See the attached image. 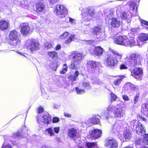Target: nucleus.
<instances>
[{
  "label": "nucleus",
  "instance_id": "obj_1",
  "mask_svg": "<svg viewBox=\"0 0 148 148\" xmlns=\"http://www.w3.org/2000/svg\"><path fill=\"white\" fill-rule=\"evenodd\" d=\"M111 52L115 57H113V55L110 53L106 55V58L105 59L104 62L105 64L107 66L112 68L117 66L118 63L117 58L120 60L121 59L122 55L114 50H111Z\"/></svg>",
  "mask_w": 148,
  "mask_h": 148
},
{
  "label": "nucleus",
  "instance_id": "obj_2",
  "mask_svg": "<svg viewBox=\"0 0 148 148\" xmlns=\"http://www.w3.org/2000/svg\"><path fill=\"white\" fill-rule=\"evenodd\" d=\"M114 42L116 44L125 46H129L131 47L136 45V41L134 37L128 38L125 36H116L114 39Z\"/></svg>",
  "mask_w": 148,
  "mask_h": 148
},
{
  "label": "nucleus",
  "instance_id": "obj_3",
  "mask_svg": "<svg viewBox=\"0 0 148 148\" xmlns=\"http://www.w3.org/2000/svg\"><path fill=\"white\" fill-rule=\"evenodd\" d=\"M141 59L142 58L140 55L132 53L126 57V63L129 66L133 67L138 64Z\"/></svg>",
  "mask_w": 148,
  "mask_h": 148
},
{
  "label": "nucleus",
  "instance_id": "obj_4",
  "mask_svg": "<svg viewBox=\"0 0 148 148\" xmlns=\"http://www.w3.org/2000/svg\"><path fill=\"white\" fill-rule=\"evenodd\" d=\"M102 133L101 130L94 129L89 132L90 138L92 140H95L101 137Z\"/></svg>",
  "mask_w": 148,
  "mask_h": 148
},
{
  "label": "nucleus",
  "instance_id": "obj_5",
  "mask_svg": "<svg viewBox=\"0 0 148 148\" xmlns=\"http://www.w3.org/2000/svg\"><path fill=\"white\" fill-rule=\"evenodd\" d=\"M73 60L78 61L80 63L84 58V56L82 53L78 52L77 51H72L70 55Z\"/></svg>",
  "mask_w": 148,
  "mask_h": 148
},
{
  "label": "nucleus",
  "instance_id": "obj_6",
  "mask_svg": "<svg viewBox=\"0 0 148 148\" xmlns=\"http://www.w3.org/2000/svg\"><path fill=\"white\" fill-rule=\"evenodd\" d=\"M39 48V43L35 40L30 41L27 46V49L29 50L31 52L38 50Z\"/></svg>",
  "mask_w": 148,
  "mask_h": 148
},
{
  "label": "nucleus",
  "instance_id": "obj_7",
  "mask_svg": "<svg viewBox=\"0 0 148 148\" xmlns=\"http://www.w3.org/2000/svg\"><path fill=\"white\" fill-rule=\"evenodd\" d=\"M55 11L57 15H63L64 17L67 14V10L63 5L58 4L55 7Z\"/></svg>",
  "mask_w": 148,
  "mask_h": 148
},
{
  "label": "nucleus",
  "instance_id": "obj_8",
  "mask_svg": "<svg viewBox=\"0 0 148 148\" xmlns=\"http://www.w3.org/2000/svg\"><path fill=\"white\" fill-rule=\"evenodd\" d=\"M20 32L23 35L29 34L30 32V28L29 24L26 23H23L20 25Z\"/></svg>",
  "mask_w": 148,
  "mask_h": 148
},
{
  "label": "nucleus",
  "instance_id": "obj_9",
  "mask_svg": "<svg viewBox=\"0 0 148 148\" xmlns=\"http://www.w3.org/2000/svg\"><path fill=\"white\" fill-rule=\"evenodd\" d=\"M132 74L134 78L136 79H138L143 75V72L141 68L135 67L133 69Z\"/></svg>",
  "mask_w": 148,
  "mask_h": 148
},
{
  "label": "nucleus",
  "instance_id": "obj_10",
  "mask_svg": "<svg viewBox=\"0 0 148 148\" xmlns=\"http://www.w3.org/2000/svg\"><path fill=\"white\" fill-rule=\"evenodd\" d=\"M121 24V21L117 18L112 17L111 18L110 25L112 28L118 29L120 27Z\"/></svg>",
  "mask_w": 148,
  "mask_h": 148
},
{
  "label": "nucleus",
  "instance_id": "obj_11",
  "mask_svg": "<svg viewBox=\"0 0 148 148\" xmlns=\"http://www.w3.org/2000/svg\"><path fill=\"white\" fill-rule=\"evenodd\" d=\"M135 130L138 135L143 136L144 135L146 131L141 123H138L136 125Z\"/></svg>",
  "mask_w": 148,
  "mask_h": 148
},
{
  "label": "nucleus",
  "instance_id": "obj_12",
  "mask_svg": "<svg viewBox=\"0 0 148 148\" xmlns=\"http://www.w3.org/2000/svg\"><path fill=\"white\" fill-rule=\"evenodd\" d=\"M103 49L100 46L95 47L93 50L94 55L98 57H100L102 56L104 52Z\"/></svg>",
  "mask_w": 148,
  "mask_h": 148
},
{
  "label": "nucleus",
  "instance_id": "obj_13",
  "mask_svg": "<svg viewBox=\"0 0 148 148\" xmlns=\"http://www.w3.org/2000/svg\"><path fill=\"white\" fill-rule=\"evenodd\" d=\"M99 63L93 60L89 61L87 62V64L89 69L95 70L99 67Z\"/></svg>",
  "mask_w": 148,
  "mask_h": 148
},
{
  "label": "nucleus",
  "instance_id": "obj_14",
  "mask_svg": "<svg viewBox=\"0 0 148 148\" xmlns=\"http://www.w3.org/2000/svg\"><path fill=\"white\" fill-rule=\"evenodd\" d=\"M106 146L109 147L110 148H117L118 147V143L114 139H109L106 143Z\"/></svg>",
  "mask_w": 148,
  "mask_h": 148
},
{
  "label": "nucleus",
  "instance_id": "obj_15",
  "mask_svg": "<svg viewBox=\"0 0 148 148\" xmlns=\"http://www.w3.org/2000/svg\"><path fill=\"white\" fill-rule=\"evenodd\" d=\"M43 123L44 124L48 125L51 122V118L50 115L48 113H45L42 116Z\"/></svg>",
  "mask_w": 148,
  "mask_h": 148
},
{
  "label": "nucleus",
  "instance_id": "obj_16",
  "mask_svg": "<svg viewBox=\"0 0 148 148\" xmlns=\"http://www.w3.org/2000/svg\"><path fill=\"white\" fill-rule=\"evenodd\" d=\"M80 63L78 61L74 60H72L70 64L69 65V67L70 69L72 70H77L79 66Z\"/></svg>",
  "mask_w": 148,
  "mask_h": 148
},
{
  "label": "nucleus",
  "instance_id": "obj_17",
  "mask_svg": "<svg viewBox=\"0 0 148 148\" xmlns=\"http://www.w3.org/2000/svg\"><path fill=\"white\" fill-rule=\"evenodd\" d=\"M68 135L69 137L71 138L76 137L77 135L76 129L73 127L69 129L68 132Z\"/></svg>",
  "mask_w": 148,
  "mask_h": 148
},
{
  "label": "nucleus",
  "instance_id": "obj_18",
  "mask_svg": "<svg viewBox=\"0 0 148 148\" xmlns=\"http://www.w3.org/2000/svg\"><path fill=\"white\" fill-rule=\"evenodd\" d=\"M47 55L49 58H51L53 60H57L58 56V53L55 51H48Z\"/></svg>",
  "mask_w": 148,
  "mask_h": 148
},
{
  "label": "nucleus",
  "instance_id": "obj_19",
  "mask_svg": "<svg viewBox=\"0 0 148 148\" xmlns=\"http://www.w3.org/2000/svg\"><path fill=\"white\" fill-rule=\"evenodd\" d=\"M36 11L38 12H41L43 11L45 8V5L42 2H38L35 6Z\"/></svg>",
  "mask_w": 148,
  "mask_h": 148
},
{
  "label": "nucleus",
  "instance_id": "obj_20",
  "mask_svg": "<svg viewBox=\"0 0 148 148\" xmlns=\"http://www.w3.org/2000/svg\"><path fill=\"white\" fill-rule=\"evenodd\" d=\"M18 33L15 30H13L10 32V40L14 41L19 38Z\"/></svg>",
  "mask_w": 148,
  "mask_h": 148
},
{
  "label": "nucleus",
  "instance_id": "obj_21",
  "mask_svg": "<svg viewBox=\"0 0 148 148\" xmlns=\"http://www.w3.org/2000/svg\"><path fill=\"white\" fill-rule=\"evenodd\" d=\"M8 27V23L5 20L0 21V30L4 31L7 30Z\"/></svg>",
  "mask_w": 148,
  "mask_h": 148
},
{
  "label": "nucleus",
  "instance_id": "obj_22",
  "mask_svg": "<svg viewBox=\"0 0 148 148\" xmlns=\"http://www.w3.org/2000/svg\"><path fill=\"white\" fill-rule=\"evenodd\" d=\"M125 89L127 90H136L138 89V86H136L133 84L129 82L126 83L125 86Z\"/></svg>",
  "mask_w": 148,
  "mask_h": 148
},
{
  "label": "nucleus",
  "instance_id": "obj_23",
  "mask_svg": "<svg viewBox=\"0 0 148 148\" xmlns=\"http://www.w3.org/2000/svg\"><path fill=\"white\" fill-rule=\"evenodd\" d=\"M113 112L116 117L121 118L123 116V110L120 108H116L114 110Z\"/></svg>",
  "mask_w": 148,
  "mask_h": 148
},
{
  "label": "nucleus",
  "instance_id": "obj_24",
  "mask_svg": "<svg viewBox=\"0 0 148 148\" xmlns=\"http://www.w3.org/2000/svg\"><path fill=\"white\" fill-rule=\"evenodd\" d=\"M117 76L119 78V79L114 80L113 82L114 84L115 85H119L120 84L122 80L125 77V75H119Z\"/></svg>",
  "mask_w": 148,
  "mask_h": 148
},
{
  "label": "nucleus",
  "instance_id": "obj_25",
  "mask_svg": "<svg viewBox=\"0 0 148 148\" xmlns=\"http://www.w3.org/2000/svg\"><path fill=\"white\" fill-rule=\"evenodd\" d=\"M101 30V28L99 26H95L92 29V33L93 34L98 35Z\"/></svg>",
  "mask_w": 148,
  "mask_h": 148
},
{
  "label": "nucleus",
  "instance_id": "obj_26",
  "mask_svg": "<svg viewBox=\"0 0 148 148\" xmlns=\"http://www.w3.org/2000/svg\"><path fill=\"white\" fill-rule=\"evenodd\" d=\"M132 132L129 131L125 132L123 134L125 140H129L132 136Z\"/></svg>",
  "mask_w": 148,
  "mask_h": 148
},
{
  "label": "nucleus",
  "instance_id": "obj_27",
  "mask_svg": "<svg viewBox=\"0 0 148 148\" xmlns=\"http://www.w3.org/2000/svg\"><path fill=\"white\" fill-rule=\"evenodd\" d=\"M75 37L74 34H71L68 38L64 42V43L66 45H69L74 39Z\"/></svg>",
  "mask_w": 148,
  "mask_h": 148
},
{
  "label": "nucleus",
  "instance_id": "obj_28",
  "mask_svg": "<svg viewBox=\"0 0 148 148\" xmlns=\"http://www.w3.org/2000/svg\"><path fill=\"white\" fill-rule=\"evenodd\" d=\"M129 16V14L125 11L121 12L120 14V17L121 19L123 20L128 19Z\"/></svg>",
  "mask_w": 148,
  "mask_h": 148
},
{
  "label": "nucleus",
  "instance_id": "obj_29",
  "mask_svg": "<svg viewBox=\"0 0 148 148\" xmlns=\"http://www.w3.org/2000/svg\"><path fill=\"white\" fill-rule=\"evenodd\" d=\"M139 39L141 41L144 42L148 40V36L146 34H142L139 36Z\"/></svg>",
  "mask_w": 148,
  "mask_h": 148
},
{
  "label": "nucleus",
  "instance_id": "obj_30",
  "mask_svg": "<svg viewBox=\"0 0 148 148\" xmlns=\"http://www.w3.org/2000/svg\"><path fill=\"white\" fill-rule=\"evenodd\" d=\"M86 145L88 148H92L95 146H97V142H88L86 143Z\"/></svg>",
  "mask_w": 148,
  "mask_h": 148
},
{
  "label": "nucleus",
  "instance_id": "obj_31",
  "mask_svg": "<svg viewBox=\"0 0 148 148\" xmlns=\"http://www.w3.org/2000/svg\"><path fill=\"white\" fill-rule=\"evenodd\" d=\"M63 66H65L64 68H63L62 70L60 71V73L61 74H64L66 73V72L68 71V66L65 63L63 64Z\"/></svg>",
  "mask_w": 148,
  "mask_h": 148
},
{
  "label": "nucleus",
  "instance_id": "obj_32",
  "mask_svg": "<svg viewBox=\"0 0 148 148\" xmlns=\"http://www.w3.org/2000/svg\"><path fill=\"white\" fill-rule=\"evenodd\" d=\"M86 14H88L89 15H90L92 16H93L94 14V10L93 8H88L86 12Z\"/></svg>",
  "mask_w": 148,
  "mask_h": 148
},
{
  "label": "nucleus",
  "instance_id": "obj_33",
  "mask_svg": "<svg viewBox=\"0 0 148 148\" xmlns=\"http://www.w3.org/2000/svg\"><path fill=\"white\" fill-rule=\"evenodd\" d=\"M91 122L94 125L98 124L99 123V119L97 117L92 118L91 119Z\"/></svg>",
  "mask_w": 148,
  "mask_h": 148
},
{
  "label": "nucleus",
  "instance_id": "obj_34",
  "mask_svg": "<svg viewBox=\"0 0 148 148\" xmlns=\"http://www.w3.org/2000/svg\"><path fill=\"white\" fill-rule=\"evenodd\" d=\"M85 15L84 16V20L86 21H90L93 16L90 15L88 14H86V12H85Z\"/></svg>",
  "mask_w": 148,
  "mask_h": 148
},
{
  "label": "nucleus",
  "instance_id": "obj_35",
  "mask_svg": "<svg viewBox=\"0 0 148 148\" xmlns=\"http://www.w3.org/2000/svg\"><path fill=\"white\" fill-rule=\"evenodd\" d=\"M45 131L47 132L50 136H52L54 135L53 129L51 127L47 128L45 130Z\"/></svg>",
  "mask_w": 148,
  "mask_h": 148
},
{
  "label": "nucleus",
  "instance_id": "obj_36",
  "mask_svg": "<svg viewBox=\"0 0 148 148\" xmlns=\"http://www.w3.org/2000/svg\"><path fill=\"white\" fill-rule=\"evenodd\" d=\"M75 90L77 94H81L85 92V90L84 89H79V88L77 87L75 88Z\"/></svg>",
  "mask_w": 148,
  "mask_h": 148
},
{
  "label": "nucleus",
  "instance_id": "obj_37",
  "mask_svg": "<svg viewBox=\"0 0 148 148\" xmlns=\"http://www.w3.org/2000/svg\"><path fill=\"white\" fill-rule=\"evenodd\" d=\"M143 136V139L146 145H148V134H145Z\"/></svg>",
  "mask_w": 148,
  "mask_h": 148
},
{
  "label": "nucleus",
  "instance_id": "obj_38",
  "mask_svg": "<svg viewBox=\"0 0 148 148\" xmlns=\"http://www.w3.org/2000/svg\"><path fill=\"white\" fill-rule=\"evenodd\" d=\"M82 86L84 88H90L91 87L88 83L84 82L82 84Z\"/></svg>",
  "mask_w": 148,
  "mask_h": 148
},
{
  "label": "nucleus",
  "instance_id": "obj_39",
  "mask_svg": "<svg viewBox=\"0 0 148 148\" xmlns=\"http://www.w3.org/2000/svg\"><path fill=\"white\" fill-rule=\"evenodd\" d=\"M111 99L112 101H114L117 98L116 96L113 93H110Z\"/></svg>",
  "mask_w": 148,
  "mask_h": 148
},
{
  "label": "nucleus",
  "instance_id": "obj_40",
  "mask_svg": "<svg viewBox=\"0 0 148 148\" xmlns=\"http://www.w3.org/2000/svg\"><path fill=\"white\" fill-rule=\"evenodd\" d=\"M69 33L67 32H65L62 34L60 36L62 38L64 39L66 38L69 35Z\"/></svg>",
  "mask_w": 148,
  "mask_h": 148
},
{
  "label": "nucleus",
  "instance_id": "obj_41",
  "mask_svg": "<svg viewBox=\"0 0 148 148\" xmlns=\"http://www.w3.org/2000/svg\"><path fill=\"white\" fill-rule=\"evenodd\" d=\"M44 110L43 108L41 106H40L38 108L37 113L40 114L42 113Z\"/></svg>",
  "mask_w": 148,
  "mask_h": 148
},
{
  "label": "nucleus",
  "instance_id": "obj_42",
  "mask_svg": "<svg viewBox=\"0 0 148 148\" xmlns=\"http://www.w3.org/2000/svg\"><path fill=\"white\" fill-rule=\"evenodd\" d=\"M137 118H139L140 119L142 120L143 121L146 122L147 121L146 119L143 117L142 115H140V114H138L137 115Z\"/></svg>",
  "mask_w": 148,
  "mask_h": 148
},
{
  "label": "nucleus",
  "instance_id": "obj_43",
  "mask_svg": "<svg viewBox=\"0 0 148 148\" xmlns=\"http://www.w3.org/2000/svg\"><path fill=\"white\" fill-rule=\"evenodd\" d=\"M119 68L121 70L127 69V67L124 64H121L120 65Z\"/></svg>",
  "mask_w": 148,
  "mask_h": 148
},
{
  "label": "nucleus",
  "instance_id": "obj_44",
  "mask_svg": "<svg viewBox=\"0 0 148 148\" xmlns=\"http://www.w3.org/2000/svg\"><path fill=\"white\" fill-rule=\"evenodd\" d=\"M139 97V93L137 94L135 97H134V104H136V103L137 102Z\"/></svg>",
  "mask_w": 148,
  "mask_h": 148
},
{
  "label": "nucleus",
  "instance_id": "obj_45",
  "mask_svg": "<svg viewBox=\"0 0 148 148\" xmlns=\"http://www.w3.org/2000/svg\"><path fill=\"white\" fill-rule=\"evenodd\" d=\"M68 78L72 82L75 81L76 80V79L74 78V76L72 75H70L68 76Z\"/></svg>",
  "mask_w": 148,
  "mask_h": 148
},
{
  "label": "nucleus",
  "instance_id": "obj_46",
  "mask_svg": "<svg viewBox=\"0 0 148 148\" xmlns=\"http://www.w3.org/2000/svg\"><path fill=\"white\" fill-rule=\"evenodd\" d=\"M60 121L59 118L58 117H53L52 119V122L56 123Z\"/></svg>",
  "mask_w": 148,
  "mask_h": 148
},
{
  "label": "nucleus",
  "instance_id": "obj_47",
  "mask_svg": "<svg viewBox=\"0 0 148 148\" xmlns=\"http://www.w3.org/2000/svg\"><path fill=\"white\" fill-rule=\"evenodd\" d=\"M141 24L142 26L146 25L148 26V22L145 20H142L141 21Z\"/></svg>",
  "mask_w": 148,
  "mask_h": 148
},
{
  "label": "nucleus",
  "instance_id": "obj_48",
  "mask_svg": "<svg viewBox=\"0 0 148 148\" xmlns=\"http://www.w3.org/2000/svg\"><path fill=\"white\" fill-rule=\"evenodd\" d=\"M15 135L18 138H22L23 134L22 133L20 132H17L15 134Z\"/></svg>",
  "mask_w": 148,
  "mask_h": 148
},
{
  "label": "nucleus",
  "instance_id": "obj_49",
  "mask_svg": "<svg viewBox=\"0 0 148 148\" xmlns=\"http://www.w3.org/2000/svg\"><path fill=\"white\" fill-rule=\"evenodd\" d=\"M79 72L77 70V71H75V72L74 73L73 76L74 77V78H75V79H76V78L77 77L79 76Z\"/></svg>",
  "mask_w": 148,
  "mask_h": 148
},
{
  "label": "nucleus",
  "instance_id": "obj_50",
  "mask_svg": "<svg viewBox=\"0 0 148 148\" xmlns=\"http://www.w3.org/2000/svg\"><path fill=\"white\" fill-rule=\"evenodd\" d=\"M60 128L59 127H55L54 128V132L56 133H58L60 130Z\"/></svg>",
  "mask_w": 148,
  "mask_h": 148
},
{
  "label": "nucleus",
  "instance_id": "obj_51",
  "mask_svg": "<svg viewBox=\"0 0 148 148\" xmlns=\"http://www.w3.org/2000/svg\"><path fill=\"white\" fill-rule=\"evenodd\" d=\"M48 1L50 3L52 4L57 3L58 1V0H48Z\"/></svg>",
  "mask_w": 148,
  "mask_h": 148
},
{
  "label": "nucleus",
  "instance_id": "obj_52",
  "mask_svg": "<svg viewBox=\"0 0 148 148\" xmlns=\"http://www.w3.org/2000/svg\"><path fill=\"white\" fill-rule=\"evenodd\" d=\"M145 107L144 110L145 112H148V103H145L144 104Z\"/></svg>",
  "mask_w": 148,
  "mask_h": 148
},
{
  "label": "nucleus",
  "instance_id": "obj_53",
  "mask_svg": "<svg viewBox=\"0 0 148 148\" xmlns=\"http://www.w3.org/2000/svg\"><path fill=\"white\" fill-rule=\"evenodd\" d=\"M123 99L125 101H128L129 98L126 95H123L122 96Z\"/></svg>",
  "mask_w": 148,
  "mask_h": 148
},
{
  "label": "nucleus",
  "instance_id": "obj_54",
  "mask_svg": "<svg viewBox=\"0 0 148 148\" xmlns=\"http://www.w3.org/2000/svg\"><path fill=\"white\" fill-rule=\"evenodd\" d=\"M61 48V46L60 45H57L55 47V49L56 50H58Z\"/></svg>",
  "mask_w": 148,
  "mask_h": 148
},
{
  "label": "nucleus",
  "instance_id": "obj_55",
  "mask_svg": "<svg viewBox=\"0 0 148 148\" xmlns=\"http://www.w3.org/2000/svg\"><path fill=\"white\" fill-rule=\"evenodd\" d=\"M64 116L66 117H68V118H70L71 117V114L66 113V112H64Z\"/></svg>",
  "mask_w": 148,
  "mask_h": 148
},
{
  "label": "nucleus",
  "instance_id": "obj_56",
  "mask_svg": "<svg viewBox=\"0 0 148 148\" xmlns=\"http://www.w3.org/2000/svg\"><path fill=\"white\" fill-rule=\"evenodd\" d=\"M135 5H136V4L134 3V2H132V3H131L130 4V7H132V8H133V10H134L135 9V8H134V6H135Z\"/></svg>",
  "mask_w": 148,
  "mask_h": 148
},
{
  "label": "nucleus",
  "instance_id": "obj_57",
  "mask_svg": "<svg viewBox=\"0 0 148 148\" xmlns=\"http://www.w3.org/2000/svg\"><path fill=\"white\" fill-rule=\"evenodd\" d=\"M1 148H9V145L5 144L4 143L3 145Z\"/></svg>",
  "mask_w": 148,
  "mask_h": 148
},
{
  "label": "nucleus",
  "instance_id": "obj_58",
  "mask_svg": "<svg viewBox=\"0 0 148 148\" xmlns=\"http://www.w3.org/2000/svg\"><path fill=\"white\" fill-rule=\"evenodd\" d=\"M36 119L38 123H40L42 122L41 119L39 118L38 116L37 117Z\"/></svg>",
  "mask_w": 148,
  "mask_h": 148
},
{
  "label": "nucleus",
  "instance_id": "obj_59",
  "mask_svg": "<svg viewBox=\"0 0 148 148\" xmlns=\"http://www.w3.org/2000/svg\"><path fill=\"white\" fill-rule=\"evenodd\" d=\"M21 42V40H19V39L17 40L16 41V45H17L18 44L20 43Z\"/></svg>",
  "mask_w": 148,
  "mask_h": 148
},
{
  "label": "nucleus",
  "instance_id": "obj_60",
  "mask_svg": "<svg viewBox=\"0 0 148 148\" xmlns=\"http://www.w3.org/2000/svg\"><path fill=\"white\" fill-rule=\"evenodd\" d=\"M113 107V106H112V108L110 106H109L108 107V110L109 111L110 110V111H112V108Z\"/></svg>",
  "mask_w": 148,
  "mask_h": 148
},
{
  "label": "nucleus",
  "instance_id": "obj_61",
  "mask_svg": "<svg viewBox=\"0 0 148 148\" xmlns=\"http://www.w3.org/2000/svg\"><path fill=\"white\" fill-rule=\"evenodd\" d=\"M73 21V19L71 18H69V21L71 22H72Z\"/></svg>",
  "mask_w": 148,
  "mask_h": 148
},
{
  "label": "nucleus",
  "instance_id": "obj_62",
  "mask_svg": "<svg viewBox=\"0 0 148 148\" xmlns=\"http://www.w3.org/2000/svg\"><path fill=\"white\" fill-rule=\"evenodd\" d=\"M123 148H132V147L129 146H127Z\"/></svg>",
  "mask_w": 148,
  "mask_h": 148
},
{
  "label": "nucleus",
  "instance_id": "obj_63",
  "mask_svg": "<svg viewBox=\"0 0 148 148\" xmlns=\"http://www.w3.org/2000/svg\"><path fill=\"white\" fill-rule=\"evenodd\" d=\"M79 148H84L82 146L79 147Z\"/></svg>",
  "mask_w": 148,
  "mask_h": 148
},
{
  "label": "nucleus",
  "instance_id": "obj_64",
  "mask_svg": "<svg viewBox=\"0 0 148 148\" xmlns=\"http://www.w3.org/2000/svg\"><path fill=\"white\" fill-rule=\"evenodd\" d=\"M88 41H91V42H92V41H94L93 40H89Z\"/></svg>",
  "mask_w": 148,
  "mask_h": 148
}]
</instances>
